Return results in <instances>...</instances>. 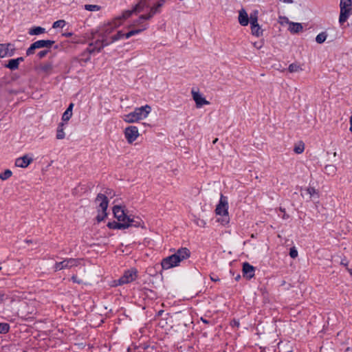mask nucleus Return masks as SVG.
<instances>
[{"mask_svg":"<svg viewBox=\"0 0 352 352\" xmlns=\"http://www.w3.org/2000/svg\"><path fill=\"white\" fill-rule=\"evenodd\" d=\"M166 0H140L131 10L126 11H132L133 13H138L144 10V9L150 8V11L146 14L141 15L137 20L134 21L132 26H138L140 28L142 25L148 23L145 21L152 18L157 12L158 9L162 7L165 3Z\"/></svg>","mask_w":352,"mask_h":352,"instance_id":"obj_1","label":"nucleus"},{"mask_svg":"<svg viewBox=\"0 0 352 352\" xmlns=\"http://www.w3.org/2000/svg\"><path fill=\"white\" fill-rule=\"evenodd\" d=\"M190 256V252L187 248H181L175 254L162 260V267L164 270H169L179 266L182 261L188 259Z\"/></svg>","mask_w":352,"mask_h":352,"instance_id":"obj_2","label":"nucleus"},{"mask_svg":"<svg viewBox=\"0 0 352 352\" xmlns=\"http://www.w3.org/2000/svg\"><path fill=\"white\" fill-rule=\"evenodd\" d=\"M113 212L114 217L118 220L119 222L109 223L108 226L110 228L114 229H125L131 226H138V222L133 219H131L128 217L122 207L119 206H115L113 208Z\"/></svg>","mask_w":352,"mask_h":352,"instance_id":"obj_3","label":"nucleus"},{"mask_svg":"<svg viewBox=\"0 0 352 352\" xmlns=\"http://www.w3.org/2000/svg\"><path fill=\"white\" fill-rule=\"evenodd\" d=\"M132 11H124L121 16L115 18L112 21L104 25L96 32L103 38L110 39L112 32L121 25L123 21L131 16Z\"/></svg>","mask_w":352,"mask_h":352,"instance_id":"obj_4","label":"nucleus"},{"mask_svg":"<svg viewBox=\"0 0 352 352\" xmlns=\"http://www.w3.org/2000/svg\"><path fill=\"white\" fill-rule=\"evenodd\" d=\"M96 205L98 215L96 219L98 221H101L107 217V209L109 204V201L107 195L104 194L99 193L94 201Z\"/></svg>","mask_w":352,"mask_h":352,"instance_id":"obj_5","label":"nucleus"},{"mask_svg":"<svg viewBox=\"0 0 352 352\" xmlns=\"http://www.w3.org/2000/svg\"><path fill=\"white\" fill-rule=\"evenodd\" d=\"M91 41L88 45V47L91 52H93L95 54L101 52V50L106 46L111 44V41L109 39L103 38L102 36H100L96 32L91 34Z\"/></svg>","mask_w":352,"mask_h":352,"instance_id":"obj_6","label":"nucleus"},{"mask_svg":"<svg viewBox=\"0 0 352 352\" xmlns=\"http://www.w3.org/2000/svg\"><path fill=\"white\" fill-rule=\"evenodd\" d=\"M340 13L339 23L342 25L347 21L352 12V1L340 0Z\"/></svg>","mask_w":352,"mask_h":352,"instance_id":"obj_7","label":"nucleus"},{"mask_svg":"<svg viewBox=\"0 0 352 352\" xmlns=\"http://www.w3.org/2000/svg\"><path fill=\"white\" fill-rule=\"evenodd\" d=\"M147 29V25L144 24L142 25V27L140 28H135L133 29L130 31H129L126 33H123L122 31H118L116 34L111 36L110 39H109V41H111V43L118 41L121 38H129L133 36H135L136 34H138L143 32L144 30Z\"/></svg>","mask_w":352,"mask_h":352,"instance_id":"obj_8","label":"nucleus"},{"mask_svg":"<svg viewBox=\"0 0 352 352\" xmlns=\"http://www.w3.org/2000/svg\"><path fill=\"white\" fill-rule=\"evenodd\" d=\"M80 258H66L62 261L56 262L54 265V271L58 272L65 269H70L80 265Z\"/></svg>","mask_w":352,"mask_h":352,"instance_id":"obj_9","label":"nucleus"},{"mask_svg":"<svg viewBox=\"0 0 352 352\" xmlns=\"http://www.w3.org/2000/svg\"><path fill=\"white\" fill-rule=\"evenodd\" d=\"M55 43L52 40H39L34 42L26 50V55L30 56L34 53V50L38 48L46 47L50 49L52 45Z\"/></svg>","mask_w":352,"mask_h":352,"instance_id":"obj_10","label":"nucleus"},{"mask_svg":"<svg viewBox=\"0 0 352 352\" xmlns=\"http://www.w3.org/2000/svg\"><path fill=\"white\" fill-rule=\"evenodd\" d=\"M138 271L135 268H131L124 272L122 276L118 280H115V285H122L127 284L135 280L138 276Z\"/></svg>","mask_w":352,"mask_h":352,"instance_id":"obj_11","label":"nucleus"},{"mask_svg":"<svg viewBox=\"0 0 352 352\" xmlns=\"http://www.w3.org/2000/svg\"><path fill=\"white\" fill-rule=\"evenodd\" d=\"M124 136L129 144H132L139 137L138 129L136 126H129L124 129Z\"/></svg>","mask_w":352,"mask_h":352,"instance_id":"obj_12","label":"nucleus"},{"mask_svg":"<svg viewBox=\"0 0 352 352\" xmlns=\"http://www.w3.org/2000/svg\"><path fill=\"white\" fill-rule=\"evenodd\" d=\"M92 55H95V54L91 52L90 49L87 47L76 58V60L81 66H85L91 60Z\"/></svg>","mask_w":352,"mask_h":352,"instance_id":"obj_13","label":"nucleus"},{"mask_svg":"<svg viewBox=\"0 0 352 352\" xmlns=\"http://www.w3.org/2000/svg\"><path fill=\"white\" fill-rule=\"evenodd\" d=\"M228 204L227 198L222 195H221L220 201L216 208V213L219 215H223L227 217L228 215Z\"/></svg>","mask_w":352,"mask_h":352,"instance_id":"obj_14","label":"nucleus"},{"mask_svg":"<svg viewBox=\"0 0 352 352\" xmlns=\"http://www.w3.org/2000/svg\"><path fill=\"white\" fill-rule=\"evenodd\" d=\"M191 94L192 99L195 102L197 108H201L204 105H208L210 104V102L203 97L199 91L192 89Z\"/></svg>","mask_w":352,"mask_h":352,"instance_id":"obj_15","label":"nucleus"},{"mask_svg":"<svg viewBox=\"0 0 352 352\" xmlns=\"http://www.w3.org/2000/svg\"><path fill=\"white\" fill-rule=\"evenodd\" d=\"M151 107L149 105L146 104L145 106L135 108L133 111L138 118V119L140 120L144 118H146L151 112Z\"/></svg>","mask_w":352,"mask_h":352,"instance_id":"obj_16","label":"nucleus"},{"mask_svg":"<svg viewBox=\"0 0 352 352\" xmlns=\"http://www.w3.org/2000/svg\"><path fill=\"white\" fill-rule=\"evenodd\" d=\"M243 274L244 277H246L248 279H250L254 277L255 268L249 263L245 262L243 264Z\"/></svg>","mask_w":352,"mask_h":352,"instance_id":"obj_17","label":"nucleus"},{"mask_svg":"<svg viewBox=\"0 0 352 352\" xmlns=\"http://www.w3.org/2000/svg\"><path fill=\"white\" fill-rule=\"evenodd\" d=\"M33 159L28 155L19 157L15 160V166L21 168H26L32 162Z\"/></svg>","mask_w":352,"mask_h":352,"instance_id":"obj_18","label":"nucleus"},{"mask_svg":"<svg viewBox=\"0 0 352 352\" xmlns=\"http://www.w3.org/2000/svg\"><path fill=\"white\" fill-rule=\"evenodd\" d=\"M24 60L23 57H19L14 59H10L8 63L4 65V67L10 69V70H16L19 68V63Z\"/></svg>","mask_w":352,"mask_h":352,"instance_id":"obj_19","label":"nucleus"},{"mask_svg":"<svg viewBox=\"0 0 352 352\" xmlns=\"http://www.w3.org/2000/svg\"><path fill=\"white\" fill-rule=\"evenodd\" d=\"M239 23L242 26H246L249 23V17L246 11L242 8L239 12Z\"/></svg>","mask_w":352,"mask_h":352,"instance_id":"obj_20","label":"nucleus"},{"mask_svg":"<svg viewBox=\"0 0 352 352\" xmlns=\"http://www.w3.org/2000/svg\"><path fill=\"white\" fill-rule=\"evenodd\" d=\"M303 29V27L301 23H295V22H289V31L292 34H296L300 32H301Z\"/></svg>","mask_w":352,"mask_h":352,"instance_id":"obj_21","label":"nucleus"},{"mask_svg":"<svg viewBox=\"0 0 352 352\" xmlns=\"http://www.w3.org/2000/svg\"><path fill=\"white\" fill-rule=\"evenodd\" d=\"M304 191L307 195H309L310 199H318L320 195L318 190L315 189V188L309 186L304 189Z\"/></svg>","mask_w":352,"mask_h":352,"instance_id":"obj_22","label":"nucleus"},{"mask_svg":"<svg viewBox=\"0 0 352 352\" xmlns=\"http://www.w3.org/2000/svg\"><path fill=\"white\" fill-rule=\"evenodd\" d=\"M74 105V104L72 102L69 104L68 107L67 108V109L65 110V111L63 113V114L62 116V122H67V121H69L70 120V118L72 116V110H73Z\"/></svg>","mask_w":352,"mask_h":352,"instance_id":"obj_23","label":"nucleus"},{"mask_svg":"<svg viewBox=\"0 0 352 352\" xmlns=\"http://www.w3.org/2000/svg\"><path fill=\"white\" fill-rule=\"evenodd\" d=\"M65 125V124L63 122H61L58 124V126L56 129V139L63 140L65 138V133L64 131Z\"/></svg>","mask_w":352,"mask_h":352,"instance_id":"obj_24","label":"nucleus"},{"mask_svg":"<svg viewBox=\"0 0 352 352\" xmlns=\"http://www.w3.org/2000/svg\"><path fill=\"white\" fill-rule=\"evenodd\" d=\"M251 33L253 36L258 38L263 35V30L258 23L250 25Z\"/></svg>","mask_w":352,"mask_h":352,"instance_id":"obj_25","label":"nucleus"},{"mask_svg":"<svg viewBox=\"0 0 352 352\" xmlns=\"http://www.w3.org/2000/svg\"><path fill=\"white\" fill-rule=\"evenodd\" d=\"M123 120L126 123H133L138 122L140 120L134 113V111L126 114L123 117Z\"/></svg>","mask_w":352,"mask_h":352,"instance_id":"obj_26","label":"nucleus"},{"mask_svg":"<svg viewBox=\"0 0 352 352\" xmlns=\"http://www.w3.org/2000/svg\"><path fill=\"white\" fill-rule=\"evenodd\" d=\"M45 32V29L42 27L36 26L29 30V34L30 35H39Z\"/></svg>","mask_w":352,"mask_h":352,"instance_id":"obj_27","label":"nucleus"},{"mask_svg":"<svg viewBox=\"0 0 352 352\" xmlns=\"http://www.w3.org/2000/svg\"><path fill=\"white\" fill-rule=\"evenodd\" d=\"M302 68L300 65H298L296 63H292L288 67V71L290 73H294L299 71H302Z\"/></svg>","mask_w":352,"mask_h":352,"instance_id":"obj_28","label":"nucleus"},{"mask_svg":"<svg viewBox=\"0 0 352 352\" xmlns=\"http://www.w3.org/2000/svg\"><path fill=\"white\" fill-rule=\"evenodd\" d=\"M8 52L9 53V57L12 56L15 53V47L12 43H3Z\"/></svg>","mask_w":352,"mask_h":352,"instance_id":"obj_29","label":"nucleus"},{"mask_svg":"<svg viewBox=\"0 0 352 352\" xmlns=\"http://www.w3.org/2000/svg\"><path fill=\"white\" fill-rule=\"evenodd\" d=\"M327 37V34L325 32H322L320 34H318L316 37V41L321 44L325 41Z\"/></svg>","mask_w":352,"mask_h":352,"instance_id":"obj_30","label":"nucleus"},{"mask_svg":"<svg viewBox=\"0 0 352 352\" xmlns=\"http://www.w3.org/2000/svg\"><path fill=\"white\" fill-rule=\"evenodd\" d=\"M53 68L52 64L51 63H47L41 66V69L45 73H50Z\"/></svg>","mask_w":352,"mask_h":352,"instance_id":"obj_31","label":"nucleus"},{"mask_svg":"<svg viewBox=\"0 0 352 352\" xmlns=\"http://www.w3.org/2000/svg\"><path fill=\"white\" fill-rule=\"evenodd\" d=\"M249 20L250 25L258 23V11L256 10L253 13H251Z\"/></svg>","mask_w":352,"mask_h":352,"instance_id":"obj_32","label":"nucleus"},{"mask_svg":"<svg viewBox=\"0 0 352 352\" xmlns=\"http://www.w3.org/2000/svg\"><path fill=\"white\" fill-rule=\"evenodd\" d=\"M85 9L91 12L99 11L100 6L98 5L86 4L85 5Z\"/></svg>","mask_w":352,"mask_h":352,"instance_id":"obj_33","label":"nucleus"},{"mask_svg":"<svg viewBox=\"0 0 352 352\" xmlns=\"http://www.w3.org/2000/svg\"><path fill=\"white\" fill-rule=\"evenodd\" d=\"M9 57V53L8 52L3 43H0V58Z\"/></svg>","mask_w":352,"mask_h":352,"instance_id":"obj_34","label":"nucleus"},{"mask_svg":"<svg viewBox=\"0 0 352 352\" xmlns=\"http://www.w3.org/2000/svg\"><path fill=\"white\" fill-rule=\"evenodd\" d=\"M66 25V22L65 20H58L55 22H54L53 25H52V28H63L65 25Z\"/></svg>","mask_w":352,"mask_h":352,"instance_id":"obj_35","label":"nucleus"},{"mask_svg":"<svg viewBox=\"0 0 352 352\" xmlns=\"http://www.w3.org/2000/svg\"><path fill=\"white\" fill-rule=\"evenodd\" d=\"M305 150V145L302 142H300L298 145L295 146L294 151L297 154L302 153Z\"/></svg>","mask_w":352,"mask_h":352,"instance_id":"obj_36","label":"nucleus"},{"mask_svg":"<svg viewBox=\"0 0 352 352\" xmlns=\"http://www.w3.org/2000/svg\"><path fill=\"white\" fill-rule=\"evenodd\" d=\"M10 329V326L7 323H0V333H6Z\"/></svg>","mask_w":352,"mask_h":352,"instance_id":"obj_37","label":"nucleus"},{"mask_svg":"<svg viewBox=\"0 0 352 352\" xmlns=\"http://www.w3.org/2000/svg\"><path fill=\"white\" fill-rule=\"evenodd\" d=\"M49 52H50V50H45L40 51L37 54V57L39 59H41V58H44Z\"/></svg>","mask_w":352,"mask_h":352,"instance_id":"obj_38","label":"nucleus"},{"mask_svg":"<svg viewBox=\"0 0 352 352\" xmlns=\"http://www.w3.org/2000/svg\"><path fill=\"white\" fill-rule=\"evenodd\" d=\"M289 256L292 258H295L298 256V251L296 250V249L295 248H290Z\"/></svg>","mask_w":352,"mask_h":352,"instance_id":"obj_39","label":"nucleus"},{"mask_svg":"<svg viewBox=\"0 0 352 352\" xmlns=\"http://www.w3.org/2000/svg\"><path fill=\"white\" fill-rule=\"evenodd\" d=\"M12 171L9 169H6L3 173H0V176H5V177H8V176H12Z\"/></svg>","mask_w":352,"mask_h":352,"instance_id":"obj_40","label":"nucleus"},{"mask_svg":"<svg viewBox=\"0 0 352 352\" xmlns=\"http://www.w3.org/2000/svg\"><path fill=\"white\" fill-rule=\"evenodd\" d=\"M72 280L74 283H77L78 284L81 283L82 281L80 280H78L77 276L76 275H74L72 276Z\"/></svg>","mask_w":352,"mask_h":352,"instance_id":"obj_41","label":"nucleus"},{"mask_svg":"<svg viewBox=\"0 0 352 352\" xmlns=\"http://www.w3.org/2000/svg\"><path fill=\"white\" fill-rule=\"evenodd\" d=\"M239 322L238 320H233L232 322H231V325L232 327H239Z\"/></svg>","mask_w":352,"mask_h":352,"instance_id":"obj_42","label":"nucleus"},{"mask_svg":"<svg viewBox=\"0 0 352 352\" xmlns=\"http://www.w3.org/2000/svg\"><path fill=\"white\" fill-rule=\"evenodd\" d=\"M197 224L199 226H202V227H204L206 226V222L204 220H199L197 222Z\"/></svg>","mask_w":352,"mask_h":352,"instance_id":"obj_43","label":"nucleus"},{"mask_svg":"<svg viewBox=\"0 0 352 352\" xmlns=\"http://www.w3.org/2000/svg\"><path fill=\"white\" fill-rule=\"evenodd\" d=\"M105 195L109 196L110 197H112L113 195L111 194V190H109V189H107L106 191H105Z\"/></svg>","mask_w":352,"mask_h":352,"instance_id":"obj_44","label":"nucleus"},{"mask_svg":"<svg viewBox=\"0 0 352 352\" xmlns=\"http://www.w3.org/2000/svg\"><path fill=\"white\" fill-rule=\"evenodd\" d=\"M72 32H67V33L63 34V36H64L65 37H70V36H72Z\"/></svg>","mask_w":352,"mask_h":352,"instance_id":"obj_45","label":"nucleus"},{"mask_svg":"<svg viewBox=\"0 0 352 352\" xmlns=\"http://www.w3.org/2000/svg\"><path fill=\"white\" fill-rule=\"evenodd\" d=\"M210 278H211V280H212V281H214V282H216V281H219V278L218 277L214 278V277H213V276H210Z\"/></svg>","mask_w":352,"mask_h":352,"instance_id":"obj_46","label":"nucleus"},{"mask_svg":"<svg viewBox=\"0 0 352 352\" xmlns=\"http://www.w3.org/2000/svg\"><path fill=\"white\" fill-rule=\"evenodd\" d=\"M349 130L352 132V116L350 118V128Z\"/></svg>","mask_w":352,"mask_h":352,"instance_id":"obj_47","label":"nucleus"},{"mask_svg":"<svg viewBox=\"0 0 352 352\" xmlns=\"http://www.w3.org/2000/svg\"><path fill=\"white\" fill-rule=\"evenodd\" d=\"M201 320L205 324H209V321L203 318H201Z\"/></svg>","mask_w":352,"mask_h":352,"instance_id":"obj_48","label":"nucleus"},{"mask_svg":"<svg viewBox=\"0 0 352 352\" xmlns=\"http://www.w3.org/2000/svg\"><path fill=\"white\" fill-rule=\"evenodd\" d=\"M3 300V296L1 294H0V303L2 302Z\"/></svg>","mask_w":352,"mask_h":352,"instance_id":"obj_49","label":"nucleus"},{"mask_svg":"<svg viewBox=\"0 0 352 352\" xmlns=\"http://www.w3.org/2000/svg\"><path fill=\"white\" fill-rule=\"evenodd\" d=\"M2 180H5L8 177H0Z\"/></svg>","mask_w":352,"mask_h":352,"instance_id":"obj_50","label":"nucleus"},{"mask_svg":"<svg viewBox=\"0 0 352 352\" xmlns=\"http://www.w3.org/2000/svg\"><path fill=\"white\" fill-rule=\"evenodd\" d=\"M25 242H26V243H30L31 241H29V240H26V241H25Z\"/></svg>","mask_w":352,"mask_h":352,"instance_id":"obj_51","label":"nucleus"},{"mask_svg":"<svg viewBox=\"0 0 352 352\" xmlns=\"http://www.w3.org/2000/svg\"><path fill=\"white\" fill-rule=\"evenodd\" d=\"M239 278H240V276H236V279H238Z\"/></svg>","mask_w":352,"mask_h":352,"instance_id":"obj_52","label":"nucleus"},{"mask_svg":"<svg viewBox=\"0 0 352 352\" xmlns=\"http://www.w3.org/2000/svg\"><path fill=\"white\" fill-rule=\"evenodd\" d=\"M239 278H240V276H236V279H238Z\"/></svg>","mask_w":352,"mask_h":352,"instance_id":"obj_53","label":"nucleus"},{"mask_svg":"<svg viewBox=\"0 0 352 352\" xmlns=\"http://www.w3.org/2000/svg\"><path fill=\"white\" fill-rule=\"evenodd\" d=\"M239 278H240V276H236V279H238Z\"/></svg>","mask_w":352,"mask_h":352,"instance_id":"obj_54","label":"nucleus"},{"mask_svg":"<svg viewBox=\"0 0 352 352\" xmlns=\"http://www.w3.org/2000/svg\"><path fill=\"white\" fill-rule=\"evenodd\" d=\"M287 217V215H284L283 218L285 219Z\"/></svg>","mask_w":352,"mask_h":352,"instance_id":"obj_55","label":"nucleus"},{"mask_svg":"<svg viewBox=\"0 0 352 352\" xmlns=\"http://www.w3.org/2000/svg\"><path fill=\"white\" fill-rule=\"evenodd\" d=\"M351 274L352 275V270L351 271Z\"/></svg>","mask_w":352,"mask_h":352,"instance_id":"obj_56","label":"nucleus"},{"mask_svg":"<svg viewBox=\"0 0 352 352\" xmlns=\"http://www.w3.org/2000/svg\"><path fill=\"white\" fill-rule=\"evenodd\" d=\"M23 352H27V351H23Z\"/></svg>","mask_w":352,"mask_h":352,"instance_id":"obj_57","label":"nucleus"}]
</instances>
